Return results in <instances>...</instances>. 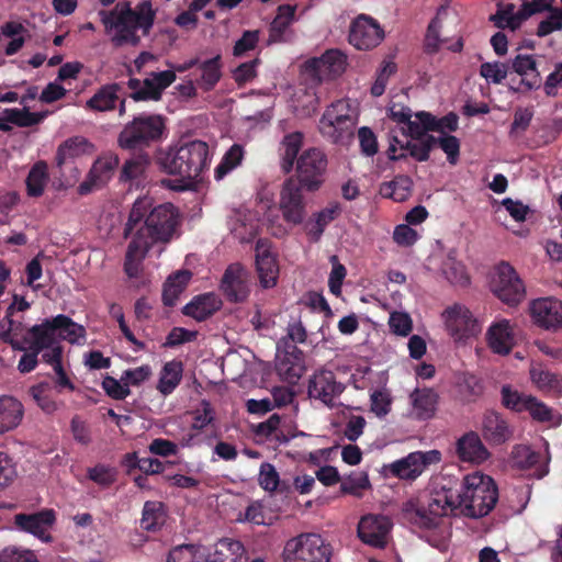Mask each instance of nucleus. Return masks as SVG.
I'll use <instances>...</instances> for the list:
<instances>
[{"mask_svg":"<svg viewBox=\"0 0 562 562\" xmlns=\"http://www.w3.org/2000/svg\"><path fill=\"white\" fill-rule=\"evenodd\" d=\"M498 496L495 481L490 475L474 472L463 477L459 492L451 488L435 491L430 494L427 505L417 498L406 501L402 505V517L417 529L434 531L426 541L435 548H441L445 546V516L460 508L465 517H485L494 509Z\"/></svg>","mask_w":562,"mask_h":562,"instance_id":"f257e3e1","label":"nucleus"},{"mask_svg":"<svg viewBox=\"0 0 562 562\" xmlns=\"http://www.w3.org/2000/svg\"><path fill=\"white\" fill-rule=\"evenodd\" d=\"M182 215L170 202L155 203L150 196L136 199L124 227V237L133 236L149 248L167 245L181 235Z\"/></svg>","mask_w":562,"mask_h":562,"instance_id":"f03ea898","label":"nucleus"},{"mask_svg":"<svg viewBox=\"0 0 562 562\" xmlns=\"http://www.w3.org/2000/svg\"><path fill=\"white\" fill-rule=\"evenodd\" d=\"M155 16L156 12L149 1L139 3L135 10L128 4L121 5L119 3L114 10L102 18V22L106 30L115 31L112 37L115 46L120 47L126 44L137 46L140 37L136 34V31L140 29L144 36L148 35L154 25Z\"/></svg>","mask_w":562,"mask_h":562,"instance_id":"7ed1b4c3","label":"nucleus"},{"mask_svg":"<svg viewBox=\"0 0 562 562\" xmlns=\"http://www.w3.org/2000/svg\"><path fill=\"white\" fill-rule=\"evenodd\" d=\"M210 148L203 140L180 142L158 157L160 168L172 176L195 180L209 168Z\"/></svg>","mask_w":562,"mask_h":562,"instance_id":"20e7f679","label":"nucleus"},{"mask_svg":"<svg viewBox=\"0 0 562 562\" xmlns=\"http://www.w3.org/2000/svg\"><path fill=\"white\" fill-rule=\"evenodd\" d=\"M165 130V120L161 115L142 113L124 125L117 143L122 149L143 151L159 142Z\"/></svg>","mask_w":562,"mask_h":562,"instance_id":"39448f33","label":"nucleus"},{"mask_svg":"<svg viewBox=\"0 0 562 562\" xmlns=\"http://www.w3.org/2000/svg\"><path fill=\"white\" fill-rule=\"evenodd\" d=\"M333 548L321 535L303 532L290 538L282 550V562H330Z\"/></svg>","mask_w":562,"mask_h":562,"instance_id":"423d86ee","label":"nucleus"},{"mask_svg":"<svg viewBox=\"0 0 562 562\" xmlns=\"http://www.w3.org/2000/svg\"><path fill=\"white\" fill-rule=\"evenodd\" d=\"M356 119L348 100L333 102L319 120L321 134L334 144H344L353 135Z\"/></svg>","mask_w":562,"mask_h":562,"instance_id":"0eeeda50","label":"nucleus"},{"mask_svg":"<svg viewBox=\"0 0 562 562\" xmlns=\"http://www.w3.org/2000/svg\"><path fill=\"white\" fill-rule=\"evenodd\" d=\"M491 290L503 303L510 306L519 304L526 295L522 280L514 267L505 261L495 268Z\"/></svg>","mask_w":562,"mask_h":562,"instance_id":"6e6552de","label":"nucleus"},{"mask_svg":"<svg viewBox=\"0 0 562 562\" xmlns=\"http://www.w3.org/2000/svg\"><path fill=\"white\" fill-rule=\"evenodd\" d=\"M347 55L338 48L325 50L319 57L307 59L304 72L317 82L340 77L347 68Z\"/></svg>","mask_w":562,"mask_h":562,"instance_id":"1a4fd4ad","label":"nucleus"},{"mask_svg":"<svg viewBox=\"0 0 562 562\" xmlns=\"http://www.w3.org/2000/svg\"><path fill=\"white\" fill-rule=\"evenodd\" d=\"M327 168L326 155L318 148H308L297 159V179L307 191H317L323 184Z\"/></svg>","mask_w":562,"mask_h":562,"instance_id":"9d476101","label":"nucleus"},{"mask_svg":"<svg viewBox=\"0 0 562 562\" xmlns=\"http://www.w3.org/2000/svg\"><path fill=\"white\" fill-rule=\"evenodd\" d=\"M176 78L173 70L153 71L143 81L137 78H130L127 81V87L132 90L130 98L135 102L159 101L162 92L175 82Z\"/></svg>","mask_w":562,"mask_h":562,"instance_id":"9b49d317","label":"nucleus"},{"mask_svg":"<svg viewBox=\"0 0 562 562\" xmlns=\"http://www.w3.org/2000/svg\"><path fill=\"white\" fill-rule=\"evenodd\" d=\"M441 460V453L438 450L415 451L406 457L394 461L387 469L390 473L401 480L414 481L431 464H437Z\"/></svg>","mask_w":562,"mask_h":562,"instance_id":"f8f14e48","label":"nucleus"},{"mask_svg":"<svg viewBox=\"0 0 562 562\" xmlns=\"http://www.w3.org/2000/svg\"><path fill=\"white\" fill-rule=\"evenodd\" d=\"M449 335L454 340H465L476 337L482 331V325L471 311L460 304H454L442 313Z\"/></svg>","mask_w":562,"mask_h":562,"instance_id":"ddd939ff","label":"nucleus"},{"mask_svg":"<svg viewBox=\"0 0 562 562\" xmlns=\"http://www.w3.org/2000/svg\"><path fill=\"white\" fill-rule=\"evenodd\" d=\"M304 187L295 177L288 178L280 191V210L283 220L292 225L301 224L306 215L305 200L302 193Z\"/></svg>","mask_w":562,"mask_h":562,"instance_id":"4468645a","label":"nucleus"},{"mask_svg":"<svg viewBox=\"0 0 562 562\" xmlns=\"http://www.w3.org/2000/svg\"><path fill=\"white\" fill-rule=\"evenodd\" d=\"M384 38V31L372 18L359 15L350 25L348 41L358 50H370Z\"/></svg>","mask_w":562,"mask_h":562,"instance_id":"2eb2a0df","label":"nucleus"},{"mask_svg":"<svg viewBox=\"0 0 562 562\" xmlns=\"http://www.w3.org/2000/svg\"><path fill=\"white\" fill-rule=\"evenodd\" d=\"M345 390V386L336 381V375L330 370H319L315 372L307 386L308 396L319 400L328 407H334L335 398L339 396Z\"/></svg>","mask_w":562,"mask_h":562,"instance_id":"dca6fc26","label":"nucleus"},{"mask_svg":"<svg viewBox=\"0 0 562 562\" xmlns=\"http://www.w3.org/2000/svg\"><path fill=\"white\" fill-rule=\"evenodd\" d=\"M436 146L437 137L432 135H426L420 139L407 140L405 144L394 137L387 148V157L391 160H401L411 156L417 161H427L431 149Z\"/></svg>","mask_w":562,"mask_h":562,"instance_id":"f3484780","label":"nucleus"},{"mask_svg":"<svg viewBox=\"0 0 562 562\" xmlns=\"http://www.w3.org/2000/svg\"><path fill=\"white\" fill-rule=\"evenodd\" d=\"M56 515L53 509H43L33 514H16L14 525L18 529L32 533L44 542H49L52 536L47 530L54 525Z\"/></svg>","mask_w":562,"mask_h":562,"instance_id":"a211bd4d","label":"nucleus"},{"mask_svg":"<svg viewBox=\"0 0 562 562\" xmlns=\"http://www.w3.org/2000/svg\"><path fill=\"white\" fill-rule=\"evenodd\" d=\"M390 529L391 522L387 517L367 515L358 524V537L369 546L384 548Z\"/></svg>","mask_w":562,"mask_h":562,"instance_id":"6ab92c4d","label":"nucleus"},{"mask_svg":"<svg viewBox=\"0 0 562 562\" xmlns=\"http://www.w3.org/2000/svg\"><path fill=\"white\" fill-rule=\"evenodd\" d=\"M533 322L546 329L562 328V301L554 297H541L531 303Z\"/></svg>","mask_w":562,"mask_h":562,"instance_id":"aec40b11","label":"nucleus"},{"mask_svg":"<svg viewBox=\"0 0 562 562\" xmlns=\"http://www.w3.org/2000/svg\"><path fill=\"white\" fill-rule=\"evenodd\" d=\"M270 248L271 243L267 238H259L256 243V268L260 283L266 289L277 284L279 274V267Z\"/></svg>","mask_w":562,"mask_h":562,"instance_id":"412c9836","label":"nucleus"},{"mask_svg":"<svg viewBox=\"0 0 562 562\" xmlns=\"http://www.w3.org/2000/svg\"><path fill=\"white\" fill-rule=\"evenodd\" d=\"M221 289L229 302H244L249 295L246 272L239 265H231L225 270Z\"/></svg>","mask_w":562,"mask_h":562,"instance_id":"4be33fe9","label":"nucleus"},{"mask_svg":"<svg viewBox=\"0 0 562 562\" xmlns=\"http://www.w3.org/2000/svg\"><path fill=\"white\" fill-rule=\"evenodd\" d=\"M56 329L55 316L45 318L41 324L33 325L29 328L23 340L37 351L43 352L45 349L60 345Z\"/></svg>","mask_w":562,"mask_h":562,"instance_id":"5701e85b","label":"nucleus"},{"mask_svg":"<svg viewBox=\"0 0 562 562\" xmlns=\"http://www.w3.org/2000/svg\"><path fill=\"white\" fill-rule=\"evenodd\" d=\"M117 164V157H104L97 159L85 181L79 184L78 193L80 195H87L94 189L103 186Z\"/></svg>","mask_w":562,"mask_h":562,"instance_id":"b1692460","label":"nucleus"},{"mask_svg":"<svg viewBox=\"0 0 562 562\" xmlns=\"http://www.w3.org/2000/svg\"><path fill=\"white\" fill-rule=\"evenodd\" d=\"M457 453L461 461L477 464L486 461L491 456L475 431H469L458 439Z\"/></svg>","mask_w":562,"mask_h":562,"instance_id":"393cba45","label":"nucleus"},{"mask_svg":"<svg viewBox=\"0 0 562 562\" xmlns=\"http://www.w3.org/2000/svg\"><path fill=\"white\" fill-rule=\"evenodd\" d=\"M515 464L522 470L533 469L536 479H543L549 473V457L543 458L540 452L528 446H517L513 450Z\"/></svg>","mask_w":562,"mask_h":562,"instance_id":"a878e982","label":"nucleus"},{"mask_svg":"<svg viewBox=\"0 0 562 562\" xmlns=\"http://www.w3.org/2000/svg\"><path fill=\"white\" fill-rule=\"evenodd\" d=\"M488 347L498 355H508L515 344L514 331L508 319L492 324L486 334Z\"/></svg>","mask_w":562,"mask_h":562,"instance_id":"bb28decb","label":"nucleus"},{"mask_svg":"<svg viewBox=\"0 0 562 562\" xmlns=\"http://www.w3.org/2000/svg\"><path fill=\"white\" fill-rule=\"evenodd\" d=\"M482 435L491 445H502L510 439L512 430L507 422L496 412H486L482 420Z\"/></svg>","mask_w":562,"mask_h":562,"instance_id":"cd10ccee","label":"nucleus"},{"mask_svg":"<svg viewBox=\"0 0 562 562\" xmlns=\"http://www.w3.org/2000/svg\"><path fill=\"white\" fill-rule=\"evenodd\" d=\"M195 85L204 92L212 91L222 78V57L216 55L204 61H200L195 69Z\"/></svg>","mask_w":562,"mask_h":562,"instance_id":"c85d7f7f","label":"nucleus"},{"mask_svg":"<svg viewBox=\"0 0 562 562\" xmlns=\"http://www.w3.org/2000/svg\"><path fill=\"white\" fill-rule=\"evenodd\" d=\"M24 416V406L15 397L10 395L0 396V434L16 428Z\"/></svg>","mask_w":562,"mask_h":562,"instance_id":"c756f323","label":"nucleus"},{"mask_svg":"<svg viewBox=\"0 0 562 562\" xmlns=\"http://www.w3.org/2000/svg\"><path fill=\"white\" fill-rule=\"evenodd\" d=\"M222 301L214 293L200 294L183 307V314L198 322L205 321L221 308Z\"/></svg>","mask_w":562,"mask_h":562,"instance_id":"7c9ffc66","label":"nucleus"},{"mask_svg":"<svg viewBox=\"0 0 562 562\" xmlns=\"http://www.w3.org/2000/svg\"><path fill=\"white\" fill-rule=\"evenodd\" d=\"M207 562H247L244 544L234 539H221L213 553H206Z\"/></svg>","mask_w":562,"mask_h":562,"instance_id":"2f4dec72","label":"nucleus"},{"mask_svg":"<svg viewBox=\"0 0 562 562\" xmlns=\"http://www.w3.org/2000/svg\"><path fill=\"white\" fill-rule=\"evenodd\" d=\"M93 145L83 136H74L63 142L56 151L55 161L61 170L68 159L91 153Z\"/></svg>","mask_w":562,"mask_h":562,"instance_id":"473e14b6","label":"nucleus"},{"mask_svg":"<svg viewBox=\"0 0 562 562\" xmlns=\"http://www.w3.org/2000/svg\"><path fill=\"white\" fill-rule=\"evenodd\" d=\"M513 70L519 76H528L530 72V78H521L520 85L526 88V90H535L540 88L541 86V77L537 69V63L532 55H517L512 60Z\"/></svg>","mask_w":562,"mask_h":562,"instance_id":"72a5a7b5","label":"nucleus"},{"mask_svg":"<svg viewBox=\"0 0 562 562\" xmlns=\"http://www.w3.org/2000/svg\"><path fill=\"white\" fill-rule=\"evenodd\" d=\"M303 145V134L293 132L286 134L280 144L281 170L288 175L293 170L294 162H297V154Z\"/></svg>","mask_w":562,"mask_h":562,"instance_id":"f704fd0d","label":"nucleus"},{"mask_svg":"<svg viewBox=\"0 0 562 562\" xmlns=\"http://www.w3.org/2000/svg\"><path fill=\"white\" fill-rule=\"evenodd\" d=\"M183 375V363L173 359L164 364L160 370L159 380L156 389L164 396L170 395L181 383Z\"/></svg>","mask_w":562,"mask_h":562,"instance_id":"c9c22d12","label":"nucleus"},{"mask_svg":"<svg viewBox=\"0 0 562 562\" xmlns=\"http://www.w3.org/2000/svg\"><path fill=\"white\" fill-rule=\"evenodd\" d=\"M120 83L102 86L87 102L86 108L95 112L112 111L119 101Z\"/></svg>","mask_w":562,"mask_h":562,"instance_id":"e433bc0d","label":"nucleus"},{"mask_svg":"<svg viewBox=\"0 0 562 562\" xmlns=\"http://www.w3.org/2000/svg\"><path fill=\"white\" fill-rule=\"evenodd\" d=\"M530 379L542 392L562 394V375L550 371L542 364L531 366Z\"/></svg>","mask_w":562,"mask_h":562,"instance_id":"4c0bfd02","label":"nucleus"},{"mask_svg":"<svg viewBox=\"0 0 562 562\" xmlns=\"http://www.w3.org/2000/svg\"><path fill=\"white\" fill-rule=\"evenodd\" d=\"M151 248L132 236L124 258V272L128 278H137L142 271V265Z\"/></svg>","mask_w":562,"mask_h":562,"instance_id":"58836bf2","label":"nucleus"},{"mask_svg":"<svg viewBox=\"0 0 562 562\" xmlns=\"http://www.w3.org/2000/svg\"><path fill=\"white\" fill-rule=\"evenodd\" d=\"M525 412H528L531 418L539 423H546L550 427H558L562 423V415L552 409L537 397L529 395Z\"/></svg>","mask_w":562,"mask_h":562,"instance_id":"ea45409f","label":"nucleus"},{"mask_svg":"<svg viewBox=\"0 0 562 562\" xmlns=\"http://www.w3.org/2000/svg\"><path fill=\"white\" fill-rule=\"evenodd\" d=\"M48 166L44 160L36 161L25 179L26 193L31 198H40L48 182Z\"/></svg>","mask_w":562,"mask_h":562,"instance_id":"a19ab883","label":"nucleus"},{"mask_svg":"<svg viewBox=\"0 0 562 562\" xmlns=\"http://www.w3.org/2000/svg\"><path fill=\"white\" fill-rule=\"evenodd\" d=\"M437 398V394L430 389L415 390L411 394V400L417 418L428 419L432 417Z\"/></svg>","mask_w":562,"mask_h":562,"instance_id":"79ce46f5","label":"nucleus"},{"mask_svg":"<svg viewBox=\"0 0 562 562\" xmlns=\"http://www.w3.org/2000/svg\"><path fill=\"white\" fill-rule=\"evenodd\" d=\"M191 278L190 271H178L172 276L168 277L164 284L162 290V302L166 306H175L179 299V295L184 290Z\"/></svg>","mask_w":562,"mask_h":562,"instance_id":"37998d69","label":"nucleus"},{"mask_svg":"<svg viewBox=\"0 0 562 562\" xmlns=\"http://www.w3.org/2000/svg\"><path fill=\"white\" fill-rule=\"evenodd\" d=\"M341 213L340 204L337 202L328 204L325 209L316 213L315 220L308 223V235L314 241L319 240L326 226L337 218Z\"/></svg>","mask_w":562,"mask_h":562,"instance_id":"c03bdc74","label":"nucleus"},{"mask_svg":"<svg viewBox=\"0 0 562 562\" xmlns=\"http://www.w3.org/2000/svg\"><path fill=\"white\" fill-rule=\"evenodd\" d=\"M58 341L66 340L70 344H77L86 337V328L74 322L69 316L58 314L55 316Z\"/></svg>","mask_w":562,"mask_h":562,"instance_id":"a18cd8bd","label":"nucleus"},{"mask_svg":"<svg viewBox=\"0 0 562 562\" xmlns=\"http://www.w3.org/2000/svg\"><path fill=\"white\" fill-rule=\"evenodd\" d=\"M46 116L45 112H31L27 108L5 109L3 120L19 127H31L40 124Z\"/></svg>","mask_w":562,"mask_h":562,"instance_id":"49530a36","label":"nucleus"},{"mask_svg":"<svg viewBox=\"0 0 562 562\" xmlns=\"http://www.w3.org/2000/svg\"><path fill=\"white\" fill-rule=\"evenodd\" d=\"M165 521L164 505L160 502H146L143 507L140 526L147 531H156Z\"/></svg>","mask_w":562,"mask_h":562,"instance_id":"de8ad7c7","label":"nucleus"},{"mask_svg":"<svg viewBox=\"0 0 562 562\" xmlns=\"http://www.w3.org/2000/svg\"><path fill=\"white\" fill-rule=\"evenodd\" d=\"M412 187L413 181L408 176H397L382 187L381 193L396 202H403L411 195Z\"/></svg>","mask_w":562,"mask_h":562,"instance_id":"09e8293b","label":"nucleus"},{"mask_svg":"<svg viewBox=\"0 0 562 562\" xmlns=\"http://www.w3.org/2000/svg\"><path fill=\"white\" fill-rule=\"evenodd\" d=\"M167 562H207V557L202 547L183 544L169 552Z\"/></svg>","mask_w":562,"mask_h":562,"instance_id":"8fccbe9b","label":"nucleus"},{"mask_svg":"<svg viewBox=\"0 0 562 562\" xmlns=\"http://www.w3.org/2000/svg\"><path fill=\"white\" fill-rule=\"evenodd\" d=\"M29 393L44 413L52 414L57 411L58 406L52 396V387L48 383L42 382L33 385Z\"/></svg>","mask_w":562,"mask_h":562,"instance_id":"3c124183","label":"nucleus"},{"mask_svg":"<svg viewBox=\"0 0 562 562\" xmlns=\"http://www.w3.org/2000/svg\"><path fill=\"white\" fill-rule=\"evenodd\" d=\"M244 156L243 147L234 144L223 156L221 162L214 170L216 180H222L227 173L240 165Z\"/></svg>","mask_w":562,"mask_h":562,"instance_id":"603ef678","label":"nucleus"},{"mask_svg":"<svg viewBox=\"0 0 562 562\" xmlns=\"http://www.w3.org/2000/svg\"><path fill=\"white\" fill-rule=\"evenodd\" d=\"M442 22L438 16L430 20L424 37V52L427 55H435L440 50L443 40L440 36Z\"/></svg>","mask_w":562,"mask_h":562,"instance_id":"864d4df0","label":"nucleus"},{"mask_svg":"<svg viewBox=\"0 0 562 562\" xmlns=\"http://www.w3.org/2000/svg\"><path fill=\"white\" fill-rule=\"evenodd\" d=\"M148 164L149 156L146 153L140 151L137 156L127 159L124 162L120 179L122 181H131L139 178Z\"/></svg>","mask_w":562,"mask_h":562,"instance_id":"5fc2aeb1","label":"nucleus"},{"mask_svg":"<svg viewBox=\"0 0 562 562\" xmlns=\"http://www.w3.org/2000/svg\"><path fill=\"white\" fill-rule=\"evenodd\" d=\"M442 272L446 279L452 284L464 286L470 283V279L467 274L464 265L450 256L442 265Z\"/></svg>","mask_w":562,"mask_h":562,"instance_id":"6e6d98bb","label":"nucleus"},{"mask_svg":"<svg viewBox=\"0 0 562 562\" xmlns=\"http://www.w3.org/2000/svg\"><path fill=\"white\" fill-rule=\"evenodd\" d=\"M277 371L288 382L295 383L303 374L304 362L293 361L286 356H280L277 363Z\"/></svg>","mask_w":562,"mask_h":562,"instance_id":"4d7b16f0","label":"nucleus"},{"mask_svg":"<svg viewBox=\"0 0 562 562\" xmlns=\"http://www.w3.org/2000/svg\"><path fill=\"white\" fill-rule=\"evenodd\" d=\"M549 15L542 20L537 29V35L544 37L554 31L562 30V8L551 5V9H547Z\"/></svg>","mask_w":562,"mask_h":562,"instance_id":"13d9d810","label":"nucleus"},{"mask_svg":"<svg viewBox=\"0 0 562 562\" xmlns=\"http://www.w3.org/2000/svg\"><path fill=\"white\" fill-rule=\"evenodd\" d=\"M116 470L103 464H98L88 470V479L100 486L109 487L116 481Z\"/></svg>","mask_w":562,"mask_h":562,"instance_id":"bf43d9fd","label":"nucleus"},{"mask_svg":"<svg viewBox=\"0 0 562 562\" xmlns=\"http://www.w3.org/2000/svg\"><path fill=\"white\" fill-rule=\"evenodd\" d=\"M519 16V11L514 13V4H507L504 9H499L494 15L491 16V20L495 23L497 27L508 26L512 30H516L519 27L524 20H517Z\"/></svg>","mask_w":562,"mask_h":562,"instance_id":"052dcab7","label":"nucleus"},{"mask_svg":"<svg viewBox=\"0 0 562 562\" xmlns=\"http://www.w3.org/2000/svg\"><path fill=\"white\" fill-rule=\"evenodd\" d=\"M259 485L268 492H273L278 488L280 483L279 473L277 472L273 464L269 462H262L259 470L258 476Z\"/></svg>","mask_w":562,"mask_h":562,"instance_id":"680f3d73","label":"nucleus"},{"mask_svg":"<svg viewBox=\"0 0 562 562\" xmlns=\"http://www.w3.org/2000/svg\"><path fill=\"white\" fill-rule=\"evenodd\" d=\"M102 389L108 396L116 401L125 400L131 394V390L126 382H122L121 380L119 381L110 375H106L103 379Z\"/></svg>","mask_w":562,"mask_h":562,"instance_id":"e2e57ef3","label":"nucleus"},{"mask_svg":"<svg viewBox=\"0 0 562 562\" xmlns=\"http://www.w3.org/2000/svg\"><path fill=\"white\" fill-rule=\"evenodd\" d=\"M508 68L504 63H483L480 67V75L487 81L501 83L507 77Z\"/></svg>","mask_w":562,"mask_h":562,"instance_id":"0e129e2a","label":"nucleus"},{"mask_svg":"<svg viewBox=\"0 0 562 562\" xmlns=\"http://www.w3.org/2000/svg\"><path fill=\"white\" fill-rule=\"evenodd\" d=\"M215 419V413L210 402L203 400L200 407L193 412L192 429L203 430L206 426L212 424Z\"/></svg>","mask_w":562,"mask_h":562,"instance_id":"69168bd1","label":"nucleus"},{"mask_svg":"<svg viewBox=\"0 0 562 562\" xmlns=\"http://www.w3.org/2000/svg\"><path fill=\"white\" fill-rule=\"evenodd\" d=\"M358 139L361 154L367 157H372L378 153L379 144L375 134L368 126H362L358 130Z\"/></svg>","mask_w":562,"mask_h":562,"instance_id":"338daca9","label":"nucleus"},{"mask_svg":"<svg viewBox=\"0 0 562 562\" xmlns=\"http://www.w3.org/2000/svg\"><path fill=\"white\" fill-rule=\"evenodd\" d=\"M0 562H37V559L31 550L8 547L0 552Z\"/></svg>","mask_w":562,"mask_h":562,"instance_id":"774afa93","label":"nucleus"}]
</instances>
